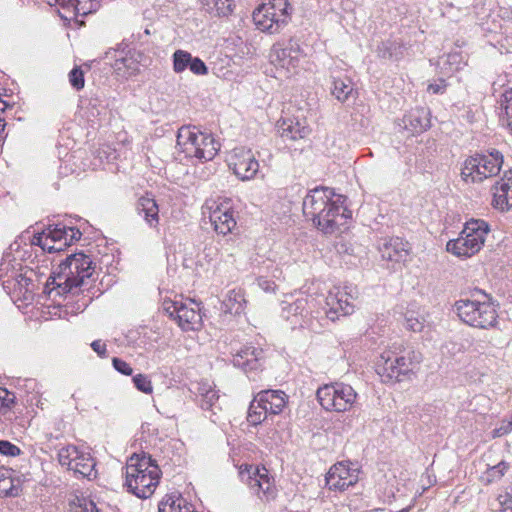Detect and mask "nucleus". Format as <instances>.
I'll use <instances>...</instances> for the list:
<instances>
[{"label":"nucleus","instance_id":"25","mask_svg":"<svg viewBox=\"0 0 512 512\" xmlns=\"http://www.w3.org/2000/svg\"><path fill=\"white\" fill-rule=\"evenodd\" d=\"M43 233L50 237L55 243L61 244L62 250L79 240L82 235L78 229L63 224L50 225Z\"/></svg>","mask_w":512,"mask_h":512},{"label":"nucleus","instance_id":"11","mask_svg":"<svg viewBox=\"0 0 512 512\" xmlns=\"http://www.w3.org/2000/svg\"><path fill=\"white\" fill-rule=\"evenodd\" d=\"M317 399L326 411L346 412L356 402L357 393L352 386L335 382L319 387Z\"/></svg>","mask_w":512,"mask_h":512},{"label":"nucleus","instance_id":"51","mask_svg":"<svg viewBox=\"0 0 512 512\" xmlns=\"http://www.w3.org/2000/svg\"><path fill=\"white\" fill-rule=\"evenodd\" d=\"M502 512H512V494H500L497 498Z\"/></svg>","mask_w":512,"mask_h":512},{"label":"nucleus","instance_id":"39","mask_svg":"<svg viewBox=\"0 0 512 512\" xmlns=\"http://www.w3.org/2000/svg\"><path fill=\"white\" fill-rule=\"evenodd\" d=\"M509 469V464L501 461L498 464L489 467L481 476V482L489 485L493 482L499 481Z\"/></svg>","mask_w":512,"mask_h":512},{"label":"nucleus","instance_id":"58","mask_svg":"<svg viewBox=\"0 0 512 512\" xmlns=\"http://www.w3.org/2000/svg\"><path fill=\"white\" fill-rule=\"evenodd\" d=\"M144 34L149 35V34H150L149 29H145V30H144Z\"/></svg>","mask_w":512,"mask_h":512},{"label":"nucleus","instance_id":"44","mask_svg":"<svg viewBox=\"0 0 512 512\" xmlns=\"http://www.w3.org/2000/svg\"><path fill=\"white\" fill-rule=\"evenodd\" d=\"M34 244L40 246L44 251L49 253L62 251L61 244L55 243L50 237L42 233L35 237Z\"/></svg>","mask_w":512,"mask_h":512},{"label":"nucleus","instance_id":"43","mask_svg":"<svg viewBox=\"0 0 512 512\" xmlns=\"http://www.w3.org/2000/svg\"><path fill=\"white\" fill-rule=\"evenodd\" d=\"M404 326L413 332H420L424 327V318L415 312H407L404 318Z\"/></svg>","mask_w":512,"mask_h":512},{"label":"nucleus","instance_id":"48","mask_svg":"<svg viewBox=\"0 0 512 512\" xmlns=\"http://www.w3.org/2000/svg\"><path fill=\"white\" fill-rule=\"evenodd\" d=\"M189 69L193 74L198 76H204L208 74V67L198 57L192 56Z\"/></svg>","mask_w":512,"mask_h":512},{"label":"nucleus","instance_id":"36","mask_svg":"<svg viewBox=\"0 0 512 512\" xmlns=\"http://www.w3.org/2000/svg\"><path fill=\"white\" fill-rule=\"evenodd\" d=\"M19 481L12 477L9 469L0 470V496H17L19 492Z\"/></svg>","mask_w":512,"mask_h":512},{"label":"nucleus","instance_id":"3","mask_svg":"<svg viewBox=\"0 0 512 512\" xmlns=\"http://www.w3.org/2000/svg\"><path fill=\"white\" fill-rule=\"evenodd\" d=\"M125 476L128 491L145 499L154 493L160 480V469L150 456L134 454L127 461Z\"/></svg>","mask_w":512,"mask_h":512},{"label":"nucleus","instance_id":"18","mask_svg":"<svg viewBox=\"0 0 512 512\" xmlns=\"http://www.w3.org/2000/svg\"><path fill=\"white\" fill-rule=\"evenodd\" d=\"M359 480V471L345 462L334 464L326 475V486L330 490L344 491Z\"/></svg>","mask_w":512,"mask_h":512},{"label":"nucleus","instance_id":"56","mask_svg":"<svg viewBox=\"0 0 512 512\" xmlns=\"http://www.w3.org/2000/svg\"><path fill=\"white\" fill-rule=\"evenodd\" d=\"M6 108V103L2 100H0V111H4ZM5 126L6 123L4 119L0 117V144L5 140L6 134H5Z\"/></svg>","mask_w":512,"mask_h":512},{"label":"nucleus","instance_id":"30","mask_svg":"<svg viewBox=\"0 0 512 512\" xmlns=\"http://www.w3.org/2000/svg\"><path fill=\"white\" fill-rule=\"evenodd\" d=\"M260 403L266 406L270 414H279L287 403L286 394L281 390H263L258 394Z\"/></svg>","mask_w":512,"mask_h":512},{"label":"nucleus","instance_id":"33","mask_svg":"<svg viewBox=\"0 0 512 512\" xmlns=\"http://www.w3.org/2000/svg\"><path fill=\"white\" fill-rule=\"evenodd\" d=\"M15 264L20 266L11 253L3 255L0 263V281L2 282L4 289L10 288L12 280H14L18 275Z\"/></svg>","mask_w":512,"mask_h":512},{"label":"nucleus","instance_id":"52","mask_svg":"<svg viewBox=\"0 0 512 512\" xmlns=\"http://www.w3.org/2000/svg\"><path fill=\"white\" fill-rule=\"evenodd\" d=\"M446 86L445 80L439 79L437 82L429 84L427 90L433 94H442L445 92Z\"/></svg>","mask_w":512,"mask_h":512},{"label":"nucleus","instance_id":"27","mask_svg":"<svg viewBox=\"0 0 512 512\" xmlns=\"http://www.w3.org/2000/svg\"><path fill=\"white\" fill-rule=\"evenodd\" d=\"M307 298L300 297L294 302L283 303L282 316L294 327L302 326L304 318L308 315Z\"/></svg>","mask_w":512,"mask_h":512},{"label":"nucleus","instance_id":"23","mask_svg":"<svg viewBox=\"0 0 512 512\" xmlns=\"http://www.w3.org/2000/svg\"><path fill=\"white\" fill-rule=\"evenodd\" d=\"M279 132L283 139L286 140H299L306 138L311 129L307 121L296 117H287L279 121Z\"/></svg>","mask_w":512,"mask_h":512},{"label":"nucleus","instance_id":"54","mask_svg":"<svg viewBox=\"0 0 512 512\" xmlns=\"http://www.w3.org/2000/svg\"><path fill=\"white\" fill-rule=\"evenodd\" d=\"M80 511L78 512H99L95 503L88 499H83L79 505Z\"/></svg>","mask_w":512,"mask_h":512},{"label":"nucleus","instance_id":"5","mask_svg":"<svg viewBox=\"0 0 512 512\" xmlns=\"http://www.w3.org/2000/svg\"><path fill=\"white\" fill-rule=\"evenodd\" d=\"M176 148L185 158L205 162L217 155L220 144L211 133L201 131L196 126H183L178 130Z\"/></svg>","mask_w":512,"mask_h":512},{"label":"nucleus","instance_id":"35","mask_svg":"<svg viewBox=\"0 0 512 512\" xmlns=\"http://www.w3.org/2000/svg\"><path fill=\"white\" fill-rule=\"evenodd\" d=\"M405 47L396 40L382 41L376 49L378 57L399 60L404 56Z\"/></svg>","mask_w":512,"mask_h":512},{"label":"nucleus","instance_id":"29","mask_svg":"<svg viewBox=\"0 0 512 512\" xmlns=\"http://www.w3.org/2000/svg\"><path fill=\"white\" fill-rule=\"evenodd\" d=\"M404 126L412 133H422L430 127L429 112L425 108H415L403 118Z\"/></svg>","mask_w":512,"mask_h":512},{"label":"nucleus","instance_id":"49","mask_svg":"<svg viewBox=\"0 0 512 512\" xmlns=\"http://www.w3.org/2000/svg\"><path fill=\"white\" fill-rule=\"evenodd\" d=\"M21 450L18 446L12 444L7 440H0V454L5 456H18Z\"/></svg>","mask_w":512,"mask_h":512},{"label":"nucleus","instance_id":"14","mask_svg":"<svg viewBox=\"0 0 512 512\" xmlns=\"http://www.w3.org/2000/svg\"><path fill=\"white\" fill-rule=\"evenodd\" d=\"M165 312L175 319L183 331H196L201 328L202 317L199 305L193 301H164Z\"/></svg>","mask_w":512,"mask_h":512},{"label":"nucleus","instance_id":"55","mask_svg":"<svg viewBox=\"0 0 512 512\" xmlns=\"http://www.w3.org/2000/svg\"><path fill=\"white\" fill-rule=\"evenodd\" d=\"M91 348L95 351L100 357L106 356V344L101 340H95L91 343Z\"/></svg>","mask_w":512,"mask_h":512},{"label":"nucleus","instance_id":"21","mask_svg":"<svg viewBox=\"0 0 512 512\" xmlns=\"http://www.w3.org/2000/svg\"><path fill=\"white\" fill-rule=\"evenodd\" d=\"M492 205L499 211H509L512 208V171H508L495 183L492 188Z\"/></svg>","mask_w":512,"mask_h":512},{"label":"nucleus","instance_id":"2","mask_svg":"<svg viewBox=\"0 0 512 512\" xmlns=\"http://www.w3.org/2000/svg\"><path fill=\"white\" fill-rule=\"evenodd\" d=\"M95 272L91 257L82 252L69 255L49 277L46 289L48 294H75L87 283Z\"/></svg>","mask_w":512,"mask_h":512},{"label":"nucleus","instance_id":"46","mask_svg":"<svg viewBox=\"0 0 512 512\" xmlns=\"http://www.w3.org/2000/svg\"><path fill=\"white\" fill-rule=\"evenodd\" d=\"M132 381L139 391L145 394H151L153 392L152 382L147 375L137 374L133 377Z\"/></svg>","mask_w":512,"mask_h":512},{"label":"nucleus","instance_id":"7","mask_svg":"<svg viewBox=\"0 0 512 512\" xmlns=\"http://www.w3.org/2000/svg\"><path fill=\"white\" fill-rule=\"evenodd\" d=\"M292 7L288 0H267L253 12V21L262 32H280L291 18Z\"/></svg>","mask_w":512,"mask_h":512},{"label":"nucleus","instance_id":"12","mask_svg":"<svg viewBox=\"0 0 512 512\" xmlns=\"http://www.w3.org/2000/svg\"><path fill=\"white\" fill-rule=\"evenodd\" d=\"M216 233L227 235L236 227L232 200L225 197L208 198L202 206Z\"/></svg>","mask_w":512,"mask_h":512},{"label":"nucleus","instance_id":"6","mask_svg":"<svg viewBox=\"0 0 512 512\" xmlns=\"http://www.w3.org/2000/svg\"><path fill=\"white\" fill-rule=\"evenodd\" d=\"M490 233L488 223L482 219L467 221L456 239L449 240L446 250L459 258H470L477 254Z\"/></svg>","mask_w":512,"mask_h":512},{"label":"nucleus","instance_id":"20","mask_svg":"<svg viewBox=\"0 0 512 512\" xmlns=\"http://www.w3.org/2000/svg\"><path fill=\"white\" fill-rule=\"evenodd\" d=\"M265 355L260 347L245 345L233 356V365L244 372H252L262 367Z\"/></svg>","mask_w":512,"mask_h":512},{"label":"nucleus","instance_id":"37","mask_svg":"<svg viewBox=\"0 0 512 512\" xmlns=\"http://www.w3.org/2000/svg\"><path fill=\"white\" fill-rule=\"evenodd\" d=\"M268 413L266 406L260 403L259 396L256 395L250 403L247 420L252 425H258L266 419Z\"/></svg>","mask_w":512,"mask_h":512},{"label":"nucleus","instance_id":"32","mask_svg":"<svg viewBox=\"0 0 512 512\" xmlns=\"http://www.w3.org/2000/svg\"><path fill=\"white\" fill-rule=\"evenodd\" d=\"M78 456L79 459H77L75 463L72 464V471L74 472V474L80 477H95L96 463L91 454L89 452L81 450Z\"/></svg>","mask_w":512,"mask_h":512},{"label":"nucleus","instance_id":"13","mask_svg":"<svg viewBox=\"0 0 512 512\" xmlns=\"http://www.w3.org/2000/svg\"><path fill=\"white\" fill-rule=\"evenodd\" d=\"M239 476L260 500L269 502L276 498L277 489L274 478L265 467L241 466Z\"/></svg>","mask_w":512,"mask_h":512},{"label":"nucleus","instance_id":"45","mask_svg":"<svg viewBox=\"0 0 512 512\" xmlns=\"http://www.w3.org/2000/svg\"><path fill=\"white\" fill-rule=\"evenodd\" d=\"M14 393L8 391L6 388L0 387V413L6 414L15 404Z\"/></svg>","mask_w":512,"mask_h":512},{"label":"nucleus","instance_id":"24","mask_svg":"<svg viewBox=\"0 0 512 512\" xmlns=\"http://www.w3.org/2000/svg\"><path fill=\"white\" fill-rule=\"evenodd\" d=\"M383 259L392 262L404 261L409 254V244L399 237H393L385 242L379 248Z\"/></svg>","mask_w":512,"mask_h":512},{"label":"nucleus","instance_id":"28","mask_svg":"<svg viewBox=\"0 0 512 512\" xmlns=\"http://www.w3.org/2000/svg\"><path fill=\"white\" fill-rule=\"evenodd\" d=\"M159 512H197L194 505L180 493L166 494L158 504Z\"/></svg>","mask_w":512,"mask_h":512},{"label":"nucleus","instance_id":"42","mask_svg":"<svg viewBox=\"0 0 512 512\" xmlns=\"http://www.w3.org/2000/svg\"><path fill=\"white\" fill-rule=\"evenodd\" d=\"M500 105L505 114L506 124L512 132V88L502 94Z\"/></svg>","mask_w":512,"mask_h":512},{"label":"nucleus","instance_id":"9","mask_svg":"<svg viewBox=\"0 0 512 512\" xmlns=\"http://www.w3.org/2000/svg\"><path fill=\"white\" fill-rule=\"evenodd\" d=\"M304 53L299 43L290 39L276 43L270 51V63L275 69V78L288 79L299 71Z\"/></svg>","mask_w":512,"mask_h":512},{"label":"nucleus","instance_id":"8","mask_svg":"<svg viewBox=\"0 0 512 512\" xmlns=\"http://www.w3.org/2000/svg\"><path fill=\"white\" fill-rule=\"evenodd\" d=\"M454 307L461 321L473 328L486 330L497 323V311L487 300L460 299L455 302Z\"/></svg>","mask_w":512,"mask_h":512},{"label":"nucleus","instance_id":"34","mask_svg":"<svg viewBox=\"0 0 512 512\" xmlns=\"http://www.w3.org/2000/svg\"><path fill=\"white\" fill-rule=\"evenodd\" d=\"M203 9L215 17H228L234 10L232 0H200Z\"/></svg>","mask_w":512,"mask_h":512},{"label":"nucleus","instance_id":"16","mask_svg":"<svg viewBox=\"0 0 512 512\" xmlns=\"http://www.w3.org/2000/svg\"><path fill=\"white\" fill-rule=\"evenodd\" d=\"M140 53L132 50H125L121 45L117 49H110L106 52L105 58L113 60L111 63L114 71L123 78L135 76L140 71Z\"/></svg>","mask_w":512,"mask_h":512},{"label":"nucleus","instance_id":"17","mask_svg":"<svg viewBox=\"0 0 512 512\" xmlns=\"http://www.w3.org/2000/svg\"><path fill=\"white\" fill-rule=\"evenodd\" d=\"M352 287L334 286L326 297L327 315L331 320L350 315L354 311Z\"/></svg>","mask_w":512,"mask_h":512},{"label":"nucleus","instance_id":"10","mask_svg":"<svg viewBox=\"0 0 512 512\" xmlns=\"http://www.w3.org/2000/svg\"><path fill=\"white\" fill-rule=\"evenodd\" d=\"M503 165V155L492 150L487 154H476L467 158L461 170V176L465 182H482L500 172Z\"/></svg>","mask_w":512,"mask_h":512},{"label":"nucleus","instance_id":"57","mask_svg":"<svg viewBox=\"0 0 512 512\" xmlns=\"http://www.w3.org/2000/svg\"><path fill=\"white\" fill-rule=\"evenodd\" d=\"M459 58V55L454 53V54H449L448 57H447V60L448 62H456Z\"/></svg>","mask_w":512,"mask_h":512},{"label":"nucleus","instance_id":"41","mask_svg":"<svg viewBox=\"0 0 512 512\" xmlns=\"http://www.w3.org/2000/svg\"><path fill=\"white\" fill-rule=\"evenodd\" d=\"M192 54L188 51L178 49L172 55L173 71L175 73H182L190 67Z\"/></svg>","mask_w":512,"mask_h":512},{"label":"nucleus","instance_id":"40","mask_svg":"<svg viewBox=\"0 0 512 512\" xmlns=\"http://www.w3.org/2000/svg\"><path fill=\"white\" fill-rule=\"evenodd\" d=\"M80 449L74 445H67L62 447L58 452V460L62 466H66L68 470L72 471V464L79 459Z\"/></svg>","mask_w":512,"mask_h":512},{"label":"nucleus","instance_id":"26","mask_svg":"<svg viewBox=\"0 0 512 512\" xmlns=\"http://www.w3.org/2000/svg\"><path fill=\"white\" fill-rule=\"evenodd\" d=\"M136 212L149 227L156 228L159 225V207L151 195L146 194L137 200Z\"/></svg>","mask_w":512,"mask_h":512},{"label":"nucleus","instance_id":"53","mask_svg":"<svg viewBox=\"0 0 512 512\" xmlns=\"http://www.w3.org/2000/svg\"><path fill=\"white\" fill-rule=\"evenodd\" d=\"M257 285L265 292H273L275 290V283L266 277L257 278Z\"/></svg>","mask_w":512,"mask_h":512},{"label":"nucleus","instance_id":"47","mask_svg":"<svg viewBox=\"0 0 512 512\" xmlns=\"http://www.w3.org/2000/svg\"><path fill=\"white\" fill-rule=\"evenodd\" d=\"M69 82L76 90H81L84 87V73L79 67H75L70 71Z\"/></svg>","mask_w":512,"mask_h":512},{"label":"nucleus","instance_id":"19","mask_svg":"<svg viewBox=\"0 0 512 512\" xmlns=\"http://www.w3.org/2000/svg\"><path fill=\"white\" fill-rule=\"evenodd\" d=\"M50 6H59V14L65 20L85 16L99 8L97 0H46Z\"/></svg>","mask_w":512,"mask_h":512},{"label":"nucleus","instance_id":"1","mask_svg":"<svg viewBox=\"0 0 512 512\" xmlns=\"http://www.w3.org/2000/svg\"><path fill=\"white\" fill-rule=\"evenodd\" d=\"M303 213L324 234L341 232L351 218L345 197L327 187L315 188L305 196Z\"/></svg>","mask_w":512,"mask_h":512},{"label":"nucleus","instance_id":"15","mask_svg":"<svg viewBox=\"0 0 512 512\" xmlns=\"http://www.w3.org/2000/svg\"><path fill=\"white\" fill-rule=\"evenodd\" d=\"M228 166L241 181H249L259 172V162L251 149L238 147L233 149Z\"/></svg>","mask_w":512,"mask_h":512},{"label":"nucleus","instance_id":"4","mask_svg":"<svg viewBox=\"0 0 512 512\" xmlns=\"http://www.w3.org/2000/svg\"><path fill=\"white\" fill-rule=\"evenodd\" d=\"M421 362L419 351L409 350L403 354L384 351L376 361V372L383 382H400L415 376Z\"/></svg>","mask_w":512,"mask_h":512},{"label":"nucleus","instance_id":"31","mask_svg":"<svg viewBox=\"0 0 512 512\" xmlns=\"http://www.w3.org/2000/svg\"><path fill=\"white\" fill-rule=\"evenodd\" d=\"M247 306L245 291L242 288H233L227 292L222 307L226 313L239 315L243 313Z\"/></svg>","mask_w":512,"mask_h":512},{"label":"nucleus","instance_id":"22","mask_svg":"<svg viewBox=\"0 0 512 512\" xmlns=\"http://www.w3.org/2000/svg\"><path fill=\"white\" fill-rule=\"evenodd\" d=\"M195 392L201 408L204 411L211 412L209 417L212 422L216 423L218 420L217 412L221 410L217 391L209 383L199 382L196 384Z\"/></svg>","mask_w":512,"mask_h":512},{"label":"nucleus","instance_id":"38","mask_svg":"<svg viewBox=\"0 0 512 512\" xmlns=\"http://www.w3.org/2000/svg\"><path fill=\"white\" fill-rule=\"evenodd\" d=\"M354 90L353 83L350 79L334 78L332 94L340 102H345Z\"/></svg>","mask_w":512,"mask_h":512},{"label":"nucleus","instance_id":"50","mask_svg":"<svg viewBox=\"0 0 512 512\" xmlns=\"http://www.w3.org/2000/svg\"><path fill=\"white\" fill-rule=\"evenodd\" d=\"M113 367L121 374L130 376L133 373L131 366L124 360L114 357L112 359Z\"/></svg>","mask_w":512,"mask_h":512}]
</instances>
